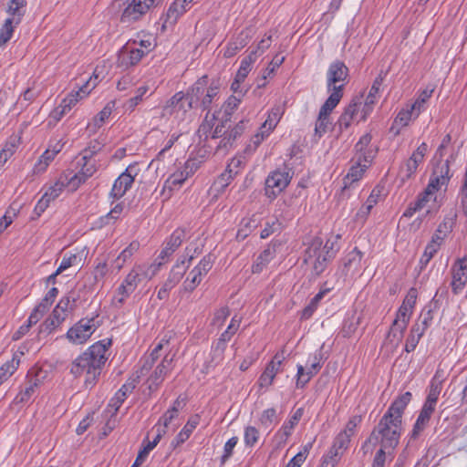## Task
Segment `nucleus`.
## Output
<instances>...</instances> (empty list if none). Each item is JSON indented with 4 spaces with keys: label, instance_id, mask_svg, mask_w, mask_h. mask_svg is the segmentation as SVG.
Masks as SVG:
<instances>
[{
    "label": "nucleus",
    "instance_id": "obj_63",
    "mask_svg": "<svg viewBox=\"0 0 467 467\" xmlns=\"http://www.w3.org/2000/svg\"><path fill=\"white\" fill-rule=\"evenodd\" d=\"M370 142H371V135L368 133L363 135L355 146V149H356V156L355 157H358V155H364V152L368 150H374L373 148L369 147Z\"/></svg>",
    "mask_w": 467,
    "mask_h": 467
},
{
    "label": "nucleus",
    "instance_id": "obj_19",
    "mask_svg": "<svg viewBox=\"0 0 467 467\" xmlns=\"http://www.w3.org/2000/svg\"><path fill=\"white\" fill-rule=\"evenodd\" d=\"M172 357L165 356L161 362L148 378L147 382L150 391L156 390L164 380L167 373L171 369Z\"/></svg>",
    "mask_w": 467,
    "mask_h": 467
},
{
    "label": "nucleus",
    "instance_id": "obj_56",
    "mask_svg": "<svg viewBox=\"0 0 467 467\" xmlns=\"http://www.w3.org/2000/svg\"><path fill=\"white\" fill-rule=\"evenodd\" d=\"M313 443L308 442L306 444L302 451L296 454L286 464V467H300L306 461Z\"/></svg>",
    "mask_w": 467,
    "mask_h": 467
},
{
    "label": "nucleus",
    "instance_id": "obj_37",
    "mask_svg": "<svg viewBox=\"0 0 467 467\" xmlns=\"http://www.w3.org/2000/svg\"><path fill=\"white\" fill-rule=\"evenodd\" d=\"M23 355V352L15 353L11 360L5 362L0 368V383L4 380H6L9 377H11L15 371L17 369L20 364V358Z\"/></svg>",
    "mask_w": 467,
    "mask_h": 467
},
{
    "label": "nucleus",
    "instance_id": "obj_27",
    "mask_svg": "<svg viewBox=\"0 0 467 467\" xmlns=\"http://www.w3.org/2000/svg\"><path fill=\"white\" fill-rule=\"evenodd\" d=\"M362 259V253L356 247L349 252L343 260V272L345 275H353L358 272Z\"/></svg>",
    "mask_w": 467,
    "mask_h": 467
},
{
    "label": "nucleus",
    "instance_id": "obj_16",
    "mask_svg": "<svg viewBox=\"0 0 467 467\" xmlns=\"http://www.w3.org/2000/svg\"><path fill=\"white\" fill-rule=\"evenodd\" d=\"M196 107V101L188 99V98L182 92H177L174 94L163 108L164 114H177L186 113L189 109Z\"/></svg>",
    "mask_w": 467,
    "mask_h": 467
},
{
    "label": "nucleus",
    "instance_id": "obj_43",
    "mask_svg": "<svg viewBox=\"0 0 467 467\" xmlns=\"http://www.w3.org/2000/svg\"><path fill=\"white\" fill-rule=\"evenodd\" d=\"M432 318L431 310L421 313L419 320L411 327L412 332H416L422 337L426 329L430 327Z\"/></svg>",
    "mask_w": 467,
    "mask_h": 467
},
{
    "label": "nucleus",
    "instance_id": "obj_10",
    "mask_svg": "<svg viewBox=\"0 0 467 467\" xmlns=\"http://www.w3.org/2000/svg\"><path fill=\"white\" fill-rule=\"evenodd\" d=\"M96 328L94 318H82L68 329L67 337L73 344H83L91 337Z\"/></svg>",
    "mask_w": 467,
    "mask_h": 467
},
{
    "label": "nucleus",
    "instance_id": "obj_35",
    "mask_svg": "<svg viewBox=\"0 0 467 467\" xmlns=\"http://www.w3.org/2000/svg\"><path fill=\"white\" fill-rule=\"evenodd\" d=\"M69 175H71V173L61 175L59 179L48 188L45 192V195L51 201L57 199L61 194L65 187L67 186L69 188Z\"/></svg>",
    "mask_w": 467,
    "mask_h": 467
},
{
    "label": "nucleus",
    "instance_id": "obj_54",
    "mask_svg": "<svg viewBox=\"0 0 467 467\" xmlns=\"http://www.w3.org/2000/svg\"><path fill=\"white\" fill-rule=\"evenodd\" d=\"M202 278V277L200 276V271L192 269L183 282V289L187 292H192L201 283Z\"/></svg>",
    "mask_w": 467,
    "mask_h": 467
},
{
    "label": "nucleus",
    "instance_id": "obj_53",
    "mask_svg": "<svg viewBox=\"0 0 467 467\" xmlns=\"http://www.w3.org/2000/svg\"><path fill=\"white\" fill-rule=\"evenodd\" d=\"M17 25H15V22H13L10 19H5L4 25L0 28V47L6 44L12 37L14 28Z\"/></svg>",
    "mask_w": 467,
    "mask_h": 467
},
{
    "label": "nucleus",
    "instance_id": "obj_61",
    "mask_svg": "<svg viewBox=\"0 0 467 467\" xmlns=\"http://www.w3.org/2000/svg\"><path fill=\"white\" fill-rule=\"evenodd\" d=\"M259 439V431L254 426H247L244 430V441L246 446L253 447Z\"/></svg>",
    "mask_w": 467,
    "mask_h": 467
},
{
    "label": "nucleus",
    "instance_id": "obj_7",
    "mask_svg": "<svg viewBox=\"0 0 467 467\" xmlns=\"http://www.w3.org/2000/svg\"><path fill=\"white\" fill-rule=\"evenodd\" d=\"M348 76V67L341 61L330 64L327 72V85L331 93L338 92L340 99L343 96V88Z\"/></svg>",
    "mask_w": 467,
    "mask_h": 467
},
{
    "label": "nucleus",
    "instance_id": "obj_51",
    "mask_svg": "<svg viewBox=\"0 0 467 467\" xmlns=\"http://www.w3.org/2000/svg\"><path fill=\"white\" fill-rule=\"evenodd\" d=\"M317 370L312 369V368L308 367L306 372H305V368L302 365H297V373H296V387L303 388L313 376L317 374Z\"/></svg>",
    "mask_w": 467,
    "mask_h": 467
},
{
    "label": "nucleus",
    "instance_id": "obj_36",
    "mask_svg": "<svg viewBox=\"0 0 467 467\" xmlns=\"http://www.w3.org/2000/svg\"><path fill=\"white\" fill-rule=\"evenodd\" d=\"M208 83V78L206 76H203L202 78H199L192 87L188 90L187 94L185 96L188 98V99H192L196 101V106L198 105V102L201 101L205 89L207 88Z\"/></svg>",
    "mask_w": 467,
    "mask_h": 467
},
{
    "label": "nucleus",
    "instance_id": "obj_11",
    "mask_svg": "<svg viewBox=\"0 0 467 467\" xmlns=\"http://www.w3.org/2000/svg\"><path fill=\"white\" fill-rule=\"evenodd\" d=\"M78 172L69 179V190L76 191L82 183L90 178L98 170L97 161H86L77 158Z\"/></svg>",
    "mask_w": 467,
    "mask_h": 467
},
{
    "label": "nucleus",
    "instance_id": "obj_39",
    "mask_svg": "<svg viewBox=\"0 0 467 467\" xmlns=\"http://www.w3.org/2000/svg\"><path fill=\"white\" fill-rule=\"evenodd\" d=\"M284 113L285 104L275 105L269 111L267 119L263 123L264 128H268V130H274Z\"/></svg>",
    "mask_w": 467,
    "mask_h": 467
},
{
    "label": "nucleus",
    "instance_id": "obj_26",
    "mask_svg": "<svg viewBox=\"0 0 467 467\" xmlns=\"http://www.w3.org/2000/svg\"><path fill=\"white\" fill-rule=\"evenodd\" d=\"M435 406L424 403L411 431V438L416 439L428 425Z\"/></svg>",
    "mask_w": 467,
    "mask_h": 467
},
{
    "label": "nucleus",
    "instance_id": "obj_17",
    "mask_svg": "<svg viewBox=\"0 0 467 467\" xmlns=\"http://www.w3.org/2000/svg\"><path fill=\"white\" fill-rule=\"evenodd\" d=\"M139 284H140V279L131 269L117 288L113 297L114 303L119 306L123 305L126 299L136 290Z\"/></svg>",
    "mask_w": 467,
    "mask_h": 467
},
{
    "label": "nucleus",
    "instance_id": "obj_50",
    "mask_svg": "<svg viewBox=\"0 0 467 467\" xmlns=\"http://www.w3.org/2000/svg\"><path fill=\"white\" fill-rule=\"evenodd\" d=\"M67 314H62L54 308L51 316L43 324L45 330L50 333L65 320Z\"/></svg>",
    "mask_w": 467,
    "mask_h": 467
},
{
    "label": "nucleus",
    "instance_id": "obj_52",
    "mask_svg": "<svg viewBox=\"0 0 467 467\" xmlns=\"http://www.w3.org/2000/svg\"><path fill=\"white\" fill-rule=\"evenodd\" d=\"M255 52H252L249 56L244 57L240 65V67L236 73V76L238 79H245L247 75L252 69V65L255 60Z\"/></svg>",
    "mask_w": 467,
    "mask_h": 467
},
{
    "label": "nucleus",
    "instance_id": "obj_33",
    "mask_svg": "<svg viewBox=\"0 0 467 467\" xmlns=\"http://www.w3.org/2000/svg\"><path fill=\"white\" fill-rule=\"evenodd\" d=\"M190 161H187L183 170H179L171 174L165 181L164 189L172 191L173 189L180 187L190 175V171H188Z\"/></svg>",
    "mask_w": 467,
    "mask_h": 467
},
{
    "label": "nucleus",
    "instance_id": "obj_21",
    "mask_svg": "<svg viewBox=\"0 0 467 467\" xmlns=\"http://www.w3.org/2000/svg\"><path fill=\"white\" fill-rule=\"evenodd\" d=\"M186 233L183 229H176L170 238L165 243L164 247L161 251L158 260L159 262H162L164 264L165 259L169 258L176 249L182 244L185 239Z\"/></svg>",
    "mask_w": 467,
    "mask_h": 467
},
{
    "label": "nucleus",
    "instance_id": "obj_48",
    "mask_svg": "<svg viewBox=\"0 0 467 467\" xmlns=\"http://www.w3.org/2000/svg\"><path fill=\"white\" fill-rule=\"evenodd\" d=\"M328 292V289L319 291L309 302V304L302 310L301 318L308 319L312 317L321 299L325 294Z\"/></svg>",
    "mask_w": 467,
    "mask_h": 467
},
{
    "label": "nucleus",
    "instance_id": "obj_64",
    "mask_svg": "<svg viewBox=\"0 0 467 467\" xmlns=\"http://www.w3.org/2000/svg\"><path fill=\"white\" fill-rule=\"evenodd\" d=\"M276 418V410L274 408L267 409L263 411L260 416V423L265 428H270Z\"/></svg>",
    "mask_w": 467,
    "mask_h": 467
},
{
    "label": "nucleus",
    "instance_id": "obj_30",
    "mask_svg": "<svg viewBox=\"0 0 467 467\" xmlns=\"http://www.w3.org/2000/svg\"><path fill=\"white\" fill-rule=\"evenodd\" d=\"M276 254L274 245H268L260 254L256 257L252 265V272L254 274H260L267 265L275 258Z\"/></svg>",
    "mask_w": 467,
    "mask_h": 467
},
{
    "label": "nucleus",
    "instance_id": "obj_12",
    "mask_svg": "<svg viewBox=\"0 0 467 467\" xmlns=\"http://www.w3.org/2000/svg\"><path fill=\"white\" fill-rule=\"evenodd\" d=\"M339 101L340 95L338 92L330 93L329 97L321 107L315 127V133L318 137L326 133L329 124V114L337 106Z\"/></svg>",
    "mask_w": 467,
    "mask_h": 467
},
{
    "label": "nucleus",
    "instance_id": "obj_4",
    "mask_svg": "<svg viewBox=\"0 0 467 467\" xmlns=\"http://www.w3.org/2000/svg\"><path fill=\"white\" fill-rule=\"evenodd\" d=\"M161 0H114L112 6L121 12L120 21L130 23L139 20L151 7L156 6Z\"/></svg>",
    "mask_w": 467,
    "mask_h": 467
},
{
    "label": "nucleus",
    "instance_id": "obj_15",
    "mask_svg": "<svg viewBox=\"0 0 467 467\" xmlns=\"http://www.w3.org/2000/svg\"><path fill=\"white\" fill-rule=\"evenodd\" d=\"M136 167L130 165L114 182L110 196L114 199L121 198L131 187L136 176Z\"/></svg>",
    "mask_w": 467,
    "mask_h": 467
},
{
    "label": "nucleus",
    "instance_id": "obj_6",
    "mask_svg": "<svg viewBox=\"0 0 467 467\" xmlns=\"http://www.w3.org/2000/svg\"><path fill=\"white\" fill-rule=\"evenodd\" d=\"M293 173L287 167L271 171L265 179V194L270 200L275 199L290 183Z\"/></svg>",
    "mask_w": 467,
    "mask_h": 467
},
{
    "label": "nucleus",
    "instance_id": "obj_22",
    "mask_svg": "<svg viewBox=\"0 0 467 467\" xmlns=\"http://www.w3.org/2000/svg\"><path fill=\"white\" fill-rule=\"evenodd\" d=\"M145 54V50L127 44L121 49L119 56V60L120 61L121 66L129 67L138 64Z\"/></svg>",
    "mask_w": 467,
    "mask_h": 467
},
{
    "label": "nucleus",
    "instance_id": "obj_59",
    "mask_svg": "<svg viewBox=\"0 0 467 467\" xmlns=\"http://www.w3.org/2000/svg\"><path fill=\"white\" fill-rule=\"evenodd\" d=\"M233 337L232 334H230V331H227L225 330L220 337L217 344H216V347L213 350V354H214V357L219 358V359H222L223 358V351L226 348V342H228L231 337Z\"/></svg>",
    "mask_w": 467,
    "mask_h": 467
},
{
    "label": "nucleus",
    "instance_id": "obj_5",
    "mask_svg": "<svg viewBox=\"0 0 467 467\" xmlns=\"http://www.w3.org/2000/svg\"><path fill=\"white\" fill-rule=\"evenodd\" d=\"M220 111L212 114L207 112L197 130L201 140L208 141L209 140L223 139L224 136H227L228 130H226V124L230 119L224 117L220 118Z\"/></svg>",
    "mask_w": 467,
    "mask_h": 467
},
{
    "label": "nucleus",
    "instance_id": "obj_58",
    "mask_svg": "<svg viewBox=\"0 0 467 467\" xmlns=\"http://www.w3.org/2000/svg\"><path fill=\"white\" fill-rule=\"evenodd\" d=\"M114 108V102H109L94 118V126L99 128L102 126L104 121L111 115Z\"/></svg>",
    "mask_w": 467,
    "mask_h": 467
},
{
    "label": "nucleus",
    "instance_id": "obj_2",
    "mask_svg": "<svg viewBox=\"0 0 467 467\" xmlns=\"http://www.w3.org/2000/svg\"><path fill=\"white\" fill-rule=\"evenodd\" d=\"M335 244L323 241L319 237L313 238L304 253V263L307 265L313 276H319L327 267L328 263L336 256L337 249Z\"/></svg>",
    "mask_w": 467,
    "mask_h": 467
},
{
    "label": "nucleus",
    "instance_id": "obj_25",
    "mask_svg": "<svg viewBox=\"0 0 467 467\" xmlns=\"http://www.w3.org/2000/svg\"><path fill=\"white\" fill-rule=\"evenodd\" d=\"M382 83L383 78L381 76H379L374 79L372 87L364 102L361 119H366L368 115L372 111L373 107L378 100V94Z\"/></svg>",
    "mask_w": 467,
    "mask_h": 467
},
{
    "label": "nucleus",
    "instance_id": "obj_3",
    "mask_svg": "<svg viewBox=\"0 0 467 467\" xmlns=\"http://www.w3.org/2000/svg\"><path fill=\"white\" fill-rule=\"evenodd\" d=\"M402 429V422L395 421L386 416H382L378 425L373 429L367 443H372L374 446L379 443L380 449L384 451L387 449H395L399 444L400 432Z\"/></svg>",
    "mask_w": 467,
    "mask_h": 467
},
{
    "label": "nucleus",
    "instance_id": "obj_31",
    "mask_svg": "<svg viewBox=\"0 0 467 467\" xmlns=\"http://www.w3.org/2000/svg\"><path fill=\"white\" fill-rule=\"evenodd\" d=\"M26 0H9L7 3L6 13L10 19L15 22V25H18L22 17L26 14Z\"/></svg>",
    "mask_w": 467,
    "mask_h": 467
},
{
    "label": "nucleus",
    "instance_id": "obj_60",
    "mask_svg": "<svg viewBox=\"0 0 467 467\" xmlns=\"http://www.w3.org/2000/svg\"><path fill=\"white\" fill-rule=\"evenodd\" d=\"M416 111L411 109L410 106H408L407 109H401L395 119V122L401 126H407L410 119L415 117Z\"/></svg>",
    "mask_w": 467,
    "mask_h": 467
},
{
    "label": "nucleus",
    "instance_id": "obj_40",
    "mask_svg": "<svg viewBox=\"0 0 467 467\" xmlns=\"http://www.w3.org/2000/svg\"><path fill=\"white\" fill-rule=\"evenodd\" d=\"M407 327L408 324L394 319L387 335V339L397 346L401 341Z\"/></svg>",
    "mask_w": 467,
    "mask_h": 467
},
{
    "label": "nucleus",
    "instance_id": "obj_42",
    "mask_svg": "<svg viewBox=\"0 0 467 467\" xmlns=\"http://www.w3.org/2000/svg\"><path fill=\"white\" fill-rule=\"evenodd\" d=\"M219 93V83L213 81L209 87L206 88L205 92L200 101V106L202 109H209L213 101L217 98Z\"/></svg>",
    "mask_w": 467,
    "mask_h": 467
},
{
    "label": "nucleus",
    "instance_id": "obj_45",
    "mask_svg": "<svg viewBox=\"0 0 467 467\" xmlns=\"http://www.w3.org/2000/svg\"><path fill=\"white\" fill-rule=\"evenodd\" d=\"M433 91V88L427 87L426 88L420 91L415 102L410 105L411 109H414L416 111L415 117H418L420 113L424 109V104L431 97Z\"/></svg>",
    "mask_w": 467,
    "mask_h": 467
},
{
    "label": "nucleus",
    "instance_id": "obj_28",
    "mask_svg": "<svg viewBox=\"0 0 467 467\" xmlns=\"http://www.w3.org/2000/svg\"><path fill=\"white\" fill-rule=\"evenodd\" d=\"M185 263H186L185 257H183L181 260L179 259L177 261L175 265L171 270L167 280L164 282V284H163L164 286H166L170 290H171L173 287L176 286V285L183 277V275L186 272V269L188 268V265H186Z\"/></svg>",
    "mask_w": 467,
    "mask_h": 467
},
{
    "label": "nucleus",
    "instance_id": "obj_62",
    "mask_svg": "<svg viewBox=\"0 0 467 467\" xmlns=\"http://www.w3.org/2000/svg\"><path fill=\"white\" fill-rule=\"evenodd\" d=\"M350 438L348 434L340 431L335 438L332 448L343 453L348 447Z\"/></svg>",
    "mask_w": 467,
    "mask_h": 467
},
{
    "label": "nucleus",
    "instance_id": "obj_29",
    "mask_svg": "<svg viewBox=\"0 0 467 467\" xmlns=\"http://www.w3.org/2000/svg\"><path fill=\"white\" fill-rule=\"evenodd\" d=\"M191 2V0H175L167 11L164 24L169 26L175 24L178 18L186 12Z\"/></svg>",
    "mask_w": 467,
    "mask_h": 467
},
{
    "label": "nucleus",
    "instance_id": "obj_14",
    "mask_svg": "<svg viewBox=\"0 0 467 467\" xmlns=\"http://www.w3.org/2000/svg\"><path fill=\"white\" fill-rule=\"evenodd\" d=\"M427 150L428 145L422 142L400 167V175L402 181L409 180L416 172L419 164L423 161Z\"/></svg>",
    "mask_w": 467,
    "mask_h": 467
},
{
    "label": "nucleus",
    "instance_id": "obj_44",
    "mask_svg": "<svg viewBox=\"0 0 467 467\" xmlns=\"http://www.w3.org/2000/svg\"><path fill=\"white\" fill-rule=\"evenodd\" d=\"M379 195L380 190L378 188L373 189L370 195L367 199L365 204L358 212L357 216L365 219L368 215L374 205L378 202Z\"/></svg>",
    "mask_w": 467,
    "mask_h": 467
},
{
    "label": "nucleus",
    "instance_id": "obj_32",
    "mask_svg": "<svg viewBox=\"0 0 467 467\" xmlns=\"http://www.w3.org/2000/svg\"><path fill=\"white\" fill-rule=\"evenodd\" d=\"M304 413L302 408L297 409L290 419L284 423L282 428L278 431L276 435L280 438L282 442H285L288 437L292 434V431L296 425L299 422Z\"/></svg>",
    "mask_w": 467,
    "mask_h": 467
},
{
    "label": "nucleus",
    "instance_id": "obj_9",
    "mask_svg": "<svg viewBox=\"0 0 467 467\" xmlns=\"http://www.w3.org/2000/svg\"><path fill=\"white\" fill-rule=\"evenodd\" d=\"M375 154V150H368L364 152V155H358V157H355V164L351 166L348 174L344 178L345 187L350 186L353 182H358L363 176L365 171L372 162Z\"/></svg>",
    "mask_w": 467,
    "mask_h": 467
},
{
    "label": "nucleus",
    "instance_id": "obj_49",
    "mask_svg": "<svg viewBox=\"0 0 467 467\" xmlns=\"http://www.w3.org/2000/svg\"><path fill=\"white\" fill-rule=\"evenodd\" d=\"M244 94L240 92V95H232L228 98V99L222 106V109L223 111L224 118H228L230 119L231 115L234 112V110L238 108Z\"/></svg>",
    "mask_w": 467,
    "mask_h": 467
},
{
    "label": "nucleus",
    "instance_id": "obj_23",
    "mask_svg": "<svg viewBox=\"0 0 467 467\" xmlns=\"http://www.w3.org/2000/svg\"><path fill=\"white\" fill-rule=\"evenodd\" d=\"M245 130V121L241 120L231 130H228L227 136L221 139L220 142L215 146L216 152L226 151L231 148L238 137H240Z\"/></svg>",
    "mask_w": 467,
    "mask_h": 467
},
{
    "label": "nucleus",
    "instance_id": "obj_24",
    "mask_svg": "<svg viewBox=\"0 0 467 467\" xmlns=\"http://www.w3.org/2000/svg\"><path fill=\"white\" fill-rule=\"evenodd\" d=\"M98 76L95 75V79L90 78L76 92L68 94L62 101L71 109L79 99H82L89 94V92L96 87Z\"/></svg>",
    "mask_w": 467,
    "mask_h": 467
},
{
    "label": "nucleus",
    "instance_id": "obj_34",
    "mask_svg": "<svg viewBox=\"0 0 467 467\" xmlns=\"http://www.w3.org/2000/svg\"><path fill=\"white\" fill-rule=\"evenodd\" d=\"M161 265L162 262H158L150 265H135L132 267V270L137 274L140 283H141L145 280H150L157 274Z\"/></svg>",
    "mask_w": 467,
    "mask_h": 467
},
{
    "label": "nucleus",
    "instance_id": "obj_20",
    "mask_svg": "<svg viewBox=\"0 0 467 467\" xmlns=\"http://www.w3.org/2000/svg\"><path fill=\"white\" fill-rule=\"evenodd\" d=\"M411 393L407 391L400 396H399L394 401L390 404L388 410L383 416H386L389 419L395 420V421L402 422V415L403 412L408 406V404L411 400Z\"/></svg>",
    "mask_w": 467,
    "mask_h": 467
},
{
    "label": "nucleus",
    "instance_id": "obj_55",
    "mask_svg": "<svg viewBox=\"0 0 467 467\" xmlns=\"http://www.w3.org/2000/svg\"><path fill=\"white\" fill-rule=\"evenodd\" d=\"M441 390V383L433 379L431 383L430 389L424 403L436 407Z\"/></svg>",
    "mask_w": 467,
    "mask_h": 467
},
{
    "label": "nucleus",
    "instance_id": "obj_47",
    "mask_svg": "<svg viewBox=\"0 0 467 467\" xmlns=\"http://www.w3.org/2000/svg\"><path fill=\"white\" fill-rule=\"evenodd\" d=\"M135 388L133 383L124 384L115 394L114 398L110 400L109 405L114 406L115 410H118L120 405L127 398V394L130 393Z\"/></svg>",
    "mask_w": 467,
    "mask_h": 467
},
{
    "label": "nucleus",
    "instance_id": "obj_13",
    "mask_svg": "<svg viewBox=\"0 0 467 467\" xmlns=\"http://www.w3.org/2000/svg\"><path fill=\"white\" fill-rule=\"evenodd\" d=\"M451 287L454 295L463 292L467 285V256L458 258L451 267Z\"/></svg>",
    "mask_w": 467,
    "mask_h": 467
},
{
    "label": "nucleus",
    "instance_id": "obj_57",
    "mask_svg": "<svg viewBox=\"0 0 467 467\" xmlns=\"http://www.w3.org/2000/svg\"><path fill=\"white\" fill-rule=\"evenodd\" d=\"M148 90V86H141L138 88L136 95L126 101V110L133 111L136 106L142 100L143 96L147 93Z\"/></svg>",
    "mask_w": 467,
    "mask_h": 467
},
{
    "label": "nucleus",
    "instance_id": "obj_46",
    "mask_svg": "<svg viewBox=\"0 0 467 467\" xmlns=\"http://www.w3.org/2000/svg\"><path fill=\"white\" fill-rule=\"evenodd\" d=\"M60 151V147L58 150H50L47 149L39 158L38 161L35 165V171L36 172L44 171L49 163L54 160L55 156Z\"/></svg>",
    "mask_w": 467,
    "mask_h": 467
},
{
    "label": "nucleus",
    "instance_id": "obj_18",
    "mask_svg": "<svg viewBox=\"0 0 467 467\" xmlns=\"http://www.w3.org/2000/svg\"><path fill=\"white\" fill-rule=\"evenodd\" d=\"M283 359V353H276L274 356L273 359L267 364L258 379V385L260 388H268L273 384L276 374L281 369Z\"/></svg>",
    "mask_w": 467,
    "mask_h": 467
},
{
    "label": "nucleus",
    "instance_id": "obj_1",
    "mask_svg": "<svg viewBox=\"0 0 467 467\" xmlns=\"http://www.w3.org/2000/svg\"><path fill=\"white\" fill-rule=\"evenodd\" d=\"M110 340L99 341L79 355L71 364L70 372L75 377L85 375V387L91 389L97 383L108 359Z\"/></svg>",
    "mask_w": 467,
    "mask_h": 467
},
{
    "label": "nucleus",
    "instance_id": "obj_41",
    "mask_svg": "<svg viewBox=\"0 0 467 467\" xmlns=\"http://www.w3.org/2000/svg\"><path fill=\"white\" fill-rule=\"evenodd\" d=\"M258 225V219L255 215L244 218L240 223V228L237 232L236 238L238 240H244L253 230Z\"/></svg>",
    "mask_w": 467,
    "mask_h": 467
},
{
    "label": "nucleus",
    "instance_id": "obj_8",
    "mask_svg": "<svg viewBox=\"0 0 467 467\" xmlns=\"http://www.w3.org/2000/svg\"><path fill=\"white\" fill-rule=\"evenodd\" d=\"M451 177L450 160L437 163L433 169L430 182L423 192L432 198L436 191L448 184Z\"/></svg>",
    "mask_w": 467,
    "mask_h": 467
},
{
    "label": "nucleus",
    "instance_id": "obj_38",
    "mask_svg": "<svg viewBox=\"0 0 467 467\" xmlns=\"http://www.w3.org/2000/svg\"><path fill=\"white\" fill-rule=\"evenodd\" d=\"M140 243L138 241H132L129 246H127L114 261L115 267L118 271L123 268L126 262H128L132 255L139 250Z\"/></svg>",
    "mask_w": 467,
    "mask_h": 467
}]
</instances>
